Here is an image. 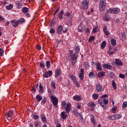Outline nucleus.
Returning a JSON list of instances; mask_svg holds the SVG:
<instances>
[{
    "instance_id": "nucleus-12",
    "label": "nucleus",
    "mask_w": 127,
    "mask_h": 127,
    "mask_svg": "<svg viewBox=\"0 0 127 127\" xmlns=\"http://www.w3.org/2000/svg\"><path fill=\"white\" fill-rule=\"evenodd\" d=\"M62 29H63V26L60 25L58 27L57 33L59 35L62 34Z\"/></svg>"
},
{
    "instance_id": "nucleus-57",
    "label": "nucleus",
    "mask_w": 127,
    "mask_h": 127,
    "mask_svg": "<svg viewBox=\"0 0 127 127\" xmlns=\"http://www.w3.org/2000/svg\"><path fill=\"white\" fill-rule=\"evenodd\" d=\"M112 112H116V111H117V107L114 106V107L112 109Z\"/></svg>"
},
{
    "instance_id": "nucleus-45",
    "label": "nucleus",
    "mask_w": 127,
    "mask_h": 127,
    "mask_svg": "<svg viewBox=\"0 0 127 127\" xmlns=\"http://www.w3.org/2000/svg\"><path fill=\"white\" fill-rule=\"evenodd\" d=\"M51 86L53 87V89H56V84H55V82H54V81H52L51 82Z\"/></svg>"
},
{
    "instance_id": "nucleus-58",
    "label": "nucleus",
    "mask_w": 127,
    "mask_h": 127,
    "mask_svg": "<svg viewBox=\"0 0 127 127\" xmlns=\"http://www.w3.org/2000/svg\"><path fill=\"white\" fill-rule=\"evenodd\" d=\"M76 108L80 110L81 109V105L79 103H77Z\"/></svg>"
},
{
    "instance_id": "nucleus-7",
    "label": "nucleus",
    "mask_w": 127,
    "mask_h": 127,
    "mask_svg": "<svg viewBox=\"0 0 127 127\" xmlns=\"http://www.w3.org/2000/svg\"><path fill=\"white\" fill-rule=\"evenodd\" d=\"M52 74L53 73L52 70H48L45 73V74L43 75V77L45 78H48L49 77H51V76H52Z\"/></svg>"
},
{
    "instance_id": "nucleus-15",
    "label": "nucleus",
    "mask_w": 127,
    "mask_h": 127,
    "mask_svg": "<svg viewBox=\"0 0 127 127\" xmlns=\"http://www.w3.org/2000/svg\"><path fill=\"white\" fill-rule=\"evenodd\" d=\"M59 75H61V69L57 68L55 70V77H58Z\"/></svg>"
},
{
    "instance_id": "nucleus-33",
    "label": "nucleus",
    "mask_w": 127,
    "mask_h": 127,
    "mask_svg": "<svg viewBox=\"0 0 127 127\" xmlns=\"http://www.w3.org/2000/svg\"><path fill=\"white\" fill-rule=\"evenodd\" d=\"M106 45H107V43H106V41H103L102 43L101 48V49H105V47H106Z\"/></svg>"
},
{
    "instance_id": "nucleus-50",
    "label": "nucleus",
    "mask_w": 127,
    "mask_h": 127,
    "mask_svg": "<svg viewBox=\"0 0 127 127\" xmlns=\"http://www.w3.org/2000/svg\"><path fill=\"white\" fill-rule=\"evenodd\" d=\"M103 102L105 105H108L109 104V100L107 99H103Z\"/></svg>"
},
{
    "instance_id": "nucleus-23",
    "label": "nucleus",
    "mask_w": 127,
    "mask_h": 127,
    "mask_svg": "<svg viewBox=\"0 0 127 127\" xmlns=\"http://www.w3.org/2000/svg\"><path fill=\"white\" fill-rule=\"evenodd\" d=\"M41 119L42 121L44 122V123H47V120H46V117H45V115H41Z\"/></svg>"
},
{
    "instance_id": "nucleus-28",
    "label": "nucleus",
    "mask_w": 127,
    "mask_h": 127,
    "mask_svg": "<svg viewBox=\"0 0 127 127\" xmlns=\"http://www.w3.org/2000/svg\"><path fill=\"white\" fill-rule=\"evenodd\" d=\"M89 78L93 79V78H95V77H96V74H95V73H94V72H90L89 73Z\"/></svg>"
},
{
    "instance_id": "nucleus-59",
    "label": "nucleus",
    "mask_w": 127,
    "mask_h": 127,
    "mask_svg": "<svg viewBox=\"0 0 127 127\" xmlns=\"http://www.w3.org/2000/svg\"><path fill=\"white\" fill-rule=\"evenodd\" d=\"M117 51V49H115L114 51L111 52L110 54L109 55H112V54H115Z\"/></svg>"
},
{
    "instance_id": "nucleus-26",
    "label": "nucleus",
    "mask_w": 127,
    "mask_h": 127,
    "mask_svg": "<svg viewBox=\"0 0 127 127\" xmlns=\"http://www.w3.org/2000/svg\"><path fill=\"white\" fill-rule=\"evenodd\" d=\"M122 117L123 116H122V115H120V114L114 115L115 120H120V119H122Z\"/></svg>"
},
{
    "instance_id": "nucleus-4",
    "label": "nucleus",
    "mask_w": 127,
    "mask_h": 127,
    "mask_svg": "<svg viewBox=\"0 0 127 127\" xmlns=\"http://www.w3.org/2000/svg\"><path fill=\"white\" fill-rule=\"evenodd\" d=\"M5 116L7 120L10 121L12 119V117L14 115H13V112L9 111L5 114Z\"/></svg>"
},
{
    "instance_id": "nucleus-38",
    "label": "nucleus",
    "mask_w": 127,
    "mask_h": 127,
    "mask_svg": "<svg viewBox=\"0 0 127 127\" xmlns=\"http://www.w3.org/2000/svg\"><path fill=\"white\" fill-rule=\"evenodd\" d=\"M13 7V5L12 4H10L6 6V9L8 10H9V9H11Z\"/></svg>"
},
{
    "instance_id": "nucleus-14",
    "label": "nucleus",
    "mask_w": 127,
    "mask_h": 127,
    "mask_svg": "<svg viewBox=\"0 0 127 127\" xmlns=\"http://www.w3.org/2000/svg\"><path fill=\"white\" fill-rule=\"evenodd\" d=\"M90 122L91 123H92L93 126H95V125L97 124V123L96 122V120H95V116H94L93 114H91Z\"/></svg>"
},
{
    "instance_id": "nucleus-41",
    "label": "nucleus",
    "mask_w": 127,
    "mask_h": 127,
    "mask_svg": "<svg viewBox=\"0 0 127 127\" xmlns=\"http://www.w3.org/2000/svg\"><path fill=\"white\" fill-rule=\"evenodd\" d=\"M92 97L93 98V99H94V100H97L98 98H99V95L97 94H93L92 95Z\"/></svg>"
},
{
    "instance_id": "nucleus-11",
    "label": "nucleus",
    "mask_w": 127,
    "mask_h": 127,
    "mask_svg": "<svg viewBox=\"0 0 127 127\" xmlns=\"http://www.w3.org/2000/svg\"><path fill=\"white\" fill-rule=\"evenodd\" d=\"M96 66V70H97V71H102L103 70V68H102V64L100 63H97Z\"/></svg>"
},
{
    "instance_id": "nucleus-13",
    "label": "nucleus",
    "mask_w": 127,
    "mask_h": 127,
    "mask_svg": "<svg viewBox=\"0 0 127 127\" xmlns=\"http://www.w3.org/2000/svg\"><path fill=\"white\" fill-rule=\"evenodd\" d=\"M115 64L116 65H118V66H123V62L121 61L120 60H118V59H116L115 60Z\"/></svg>"
},
{
    "instance_id": "nucleus-8",
    "label": "nucleus",
    "mask_w": 127,
    "mask_h": 127,
    "mask_svg": "<svg viewBox=\"0 0 127 127\" xmlns=\"http://www.w3.org/2000/svg\"><path fill=\"white\" fill-rule=\"evenodd\" d=\"M64 110L67 114H69V113H70V111H71V104H67Z\"/></svg>"
},
{
    "instance_id": "nucleus-34",
    "label": "nucleus",
    "mask_w": 127,
    "mask_h": 127,
    "mask_svg": "<svg viewBox=\"0 0 127 127\" xmlns=\"http://www.w3.org/2000/svg\"><path fill=\"white\" fill-rule=\"evenodd\" d=\"M84 65L85 66V69H86V70H88V69H89L90 67V65H89V62H84Z\"/></svg>"
},
{
    "instance_id": "nucleus-55",
    "label": "nucleus",
    "mask_w": 127,
    "mask_h": 127,
    "mask_svg": "<svg viewBox=\"0 0 127 127\" xmlns=\"http://www.w3.org/2000/svg\"><path fill=\"white\" fill-rule=\"evenodd\" d=\"M55 25V21H54L53 20L51 22L50 25L51 26H54Z\"/></svg>"
},
{
    "instance_id": "nucleus-2",
    "label": "nucleus",
    "mask_w": 127,
    "mask_h": 127,
    "mask_svg": "<svg viewBox=\"0 0 127 127\" xmlns=\"http://www.w3.org/2000/svg\"><path fill=\"white\" fill-rule=\"evenodd\" d=\"M51 102L55 108H57V105H58V98L54 96H50Z\"/></svg>"
},
{
    "instance_id": "nucleus-47",
    "label": "nucleus",
    "mask_w": 127,
    "mask_h": 127,
    "mask_svg": "<svg viewBox=\"0 0 127 127\" xmlns=\"http://www.w3.org/2000/svg\"><path fill=\"white\" fill-rule=\"evenodd\" d=\"M46 102H47V99H46V98H44L41 101L42 105H45V104H46Z\"/></svg>"
},
{
    "instance_id": "nucleus-64",
    "label": "nucleus",
    "mask_w": 127,
    "mask_h": 127,
    "mask_svg": "<svg viewBox=\"0 0 127 127\" xmlns=\"http://www.w3.org/2000/svg\"><path fill=\"white\" fill-rule=\"evenodd\" d=\"M62 105L63 106H63L66 105V101H63V102L62 103Z\"/></svg>"
},
{
    "instance_id": "nucleus-39",
    "label": "nucleus",
    "mask_w": 127,
    "mask_h": 127,
    "mask_svg": "<svg viewBox=\"0 0 127 127\" xmlns=\"http://www.w3.org/2000/svg\"><path fill=\"white\" fill-rule=\"evenodd\" d=\"M80 52V48L79 46H75V53L76 54H78Z\"/></svg>"
},
{
    "instance_id": "nucleus-20",
    "label": "nucleus",
    "mask_w": 127,
    "mask_h": 127,
    "mask_svg": "<svg viewBox=\"0 0 127 127\" xmlns=\"http://www.w3.org/2000/svg\"><path fill=\"white\" fill-rule=\"evenodd\" d=\"M105 74H106V72H105L104 71H101L100 72H98V77H99V78H102L104 77V76H105Z\"/></svg>"
},
{
    "instance_id": "nucleus-52",
    "label": "nucleus",
    "mask_w": 127,
    "mask_h": 127,
    "mask_svg": "<svg viewBox=\"0 0 127 127\" xmlns=\"http://www.w3.org/2000/svg\"><path fill=\"white\" fill-rule=\"evenodd\" d=\"M3 53H4V52H3V50H2V49H0V56H3Z\"/></svg>"
},
{
    "instance_id": "nucleus-3",
    "label": "nucleus",
    "mask_w": 127,
    "mask_h": 127,
    "mask_svg": "<svg viewBox=\"0 0 127 127\" xmlns=\"http://www.w3.org/2000/svg\"><path fill=\"white\" fill-rule=\"evenodd\" d=\"M107 12L108 13H111L112 14H114V13H119L120 12V9L118 8H114L113 9H108L107 10Z\"/></svg>"
},
{
    "instance_id": "nucleus-9",
    "label": "nucleus",
    "mask_w": 127,
    "mask_h": 127,
    "mask_svg": "<svg viewBox=\"0 0 127 127\" xmlns=\"http://www.w3.org/2000/svg\"><path fill=\"white\" fill-rule=\"evenodd\" d=\"M96 89L97 92H101L102 91V89H103V86H102L100 83H97L96 85Z\"/></svg>"
},
{
    "instance_id": "nucleus-19",
    "label": "nucleus",
    "mask_w": 127,
    "mask_h": 127,
    "mask_svg": "<svg viewBox=\"0 0 127 127\" xmlns=\"http://www.w3.org/2000/svg\"><path fill=\"white\" fill-rule=\"evenodd\" d=\"M63 14H64V11L61 10L60 13L58 14L59 19H62V18H63Z\"/></svg>"
},
{
    "instance_id": "nucleus-27",
    "label": "nucleus",
    "mask_w": 127,
    "mask_h": 127,
    "mask_svg": "<svg viewBox=\"0 0 127 127\" xmlns=\"http://www.w3.org/2000/svg\"><path fill=\"white\" fill-rule=\"evenodd\" d=\"M18 23H21V24H23L25 22V19L24 18H20L19 20H18Z\"/></svg>"
},
{
    "instance_id": "nucleus-56",
    "label": "nucleus",
    "mask_w": 127,
    "mask_h": 127,
    "mask_svg": "<svg viewBox=\"0 0 127 127\" xmlns=\"http://www.w3.org/2000/svg\"><path fill=\"white\" fill-rule=\"evenodd\" d=\"M92 32L93 33H96L97 32V27L93 28Z\"/></svg>"
},
{
    "instance_id": "nucleus-10",
    "label": "nucleus",
    "mask_w": 127,
    "mask_h": 127,
    "mask_svg": "<svg viewBox=\"0 0 127 127\" xmlns=\"http://www.w3.org/2000/svg\"><path fill=\"white\" fill-rule=\"evenodd\" d=\"M102 67L103 68H105V69H109V70H111V69H113V66L111 64H103L102 65Z\"/></svg>"
},
{
    "instance_id": "nucleus-46",
    "label": "nucleus",
    "mask_w": 127,
    "mask_h": 127,
    "mask_svg": "<svg viewBox=\"0 0 127 127\" xmlns=\"http://www.w3.org/2000/svg\"><path fill=\"white\" fill-rule=\"evenodd\" d=\"M126 33L125 32H123L121 33V38L122 39H125L126 38Z\"/></svg>"
},
{
    "instance_id": "nucleus-5",
    "label": "nucleus",
    "mask_w": 127,
    "mask_h": 127,
    "mask_svg": "<svg viewBox=\"0 0 127 127\" xmlns=\"http://www.w3.org/2000/svg\"><path fill=\"white\" fill-rule=\"evenodd\" d=\"M81 5L83 6V9H87L89 7V1L87 0H83L82 1Z\"/></svg>"
},
{
    "instance_id": "nucleus-36",
    "label": "nucleus",
    "mask_w": 127,
    "mask_h": 127,
    "mask_svg": "<svg viewBox=\"0 0 127 127\" xmlns=\"http://www.w3.org/2000/svg\"><path fill=\"white\" fill-rule=\"evenodd\" d=\"M112 86L113 87V89L114 90H117V84H116V82H115L114 80L112 81Z\"/></svg>"
},
{
    "instance_id": "nucleus-32",
    "label": "nucleus",
    "mask_w": 127,
    "mask_h": 127,
    "mask_svg": "<svg viewBox=\"0 0 127 127\" xmlns=\"http://www.w3.org/2000/svg\"><path fill=\"white\" fill-rule=\"evenodd\" d=\"M111 45H113V46H115L117 44V41L115 39H112L111 40Z\"/></svg>"
},
{
    "instance_id": "nucleus-18",
    "label": "nucleus",
    "mask_w": 127,
    "mask_h": 127,
    "mask_svg": "<svg viewBox=\"0 0 127 127\" xmlns=\"http://www.w3.org/2000/svg\"><path fill=\"white\" fill-rule=\"evenodd\" d=\"M15 4L17 8H21V7H22V6H23V5H22L21 3L19 2V1L18 0L15 1Z\"/></svg>"
},
{
    "instance_id": "nucleus-62",
    "label": "nucleus",
    "mask_w": 127,
    "mask_h": 127,
    "mask_svg": "<svg viewBox=\"0 0 127 127\" xmlns=\"http://www.w3.org/2000/svg\"><path fill=\"white\" fill-rule=\"evenodd\" d=\"M68 25L69 26H71V25H72V21H71V20L68 21Z\"/></svg>"
},
{
    "instance_id": "nucleus-24",
    "label": "nucleus",
    "mask_w": 127,
    "mask_h": 127,
    "mask_svg": "<svg viewBox=\"0 0 127 127\" xmlns=\"http://www.w3.org/2000/svg\"><path fill=\"white\" fill-rule=\"evenodd\" d=\"M99 5H107V1L106 0H100Z\"/></svg>"
},
{
    "instance_id": "nucleus-1",
    "label": "nucleus",
    "mask_w": 127,
    "mask_h": 127,
    "mask_svg": "<svg viewBox=\"0 0 127 127\" xmlns=\"http://www.w3.org/2000/svg\"><path fill=\"white\" fill-rule=\"evenodd\" d=\"M67 60H72V61H76L78 59V55L73 53V50H70L69 54L66 57Z\"/></svg>"
},
{
    "instance_id": "nucleus-49",
    "label": "nucleus",
    "mask_w": 127,
    "mask_h": 127,
    "mask_svg": "<svg viewBox=\"0 0 127 127\" xmlns=\"http://www.w3.org/2000/svg\"><path fill=\"white\" fill-rule=\"evenodd\" d=\"M127 102H124L122 105V108L123 109H125V108H127Z\"/></svg>"
},
{
    "instance_id": "nucleus-63",
    "label": "nucleus",
    "mask_w": 127,
    "mask_h": 127,
    "mask_svg": "<svg viewBox=\"0 0 127 127\" xmlns=\"http://www.w3.org/2000/svg\"><path fill=\"white\" fill-rule=\"evenodd\" d=\"M105 20H106V21H108V20L110 19V18H109V16L106 15L105 17Z\"/></svg>"
},
{
    "instance_id": "nucleus-48",
    "label": "nucleus",
    "mask_w": 127,
    "mask_h": 127,
    "mask_svg": "<svg viewBox=\"0 0 127 127\" xmlns=\"http://www.w3.org/2000/svg\"><path fill=\"white\" fill-rule=\"evenodd\" d=\"M79 78L80 79V80H83L84 79V74L80 73L79 75Z\"/></svg>"
},
{
    "instance_id": "nucleus-60",
    "label": "nucleus",
    "mask_w": 127,
    "mask_h": 127,
    "mask_svg": "<svg viewBox=\"0 0 127 127\" xmlns=\"http://www.w3.org/2000/svg\"><path fill=\"white\" fill-rule=\"evenodd\" d=\"M37 48L38 50H41V46H40V45H37Z\"/></svg>"
},
{
    "instance_id": "nucleus-6",
    "label": "nucleus",
    "mask_w": 127,
    "mask_h": 127,
    "mask_svg": "<svg viewBox=\"0 0 127 127\" xmlns=\"http://www.w3.org/2000/svg\"><path fill=\"white\" fill-rule=\"evenodd\" d=\"M72 114H73L74 117H79L80 119L83 118V115H82L81 114L78 113V110L77 109H74L73 110Z\"/></svg>"
},
{
    "instance_id": "nucleus-43",
    "label": "nucleus",
    "mask_w": 127,
    "mask_h": 127,
    "mask_svg": "<svg viewBox=\"0 0 127 127\" xmlns=\"http://www.w3.org/2000/svg\"><path fill=\"white\" fill-rule=\"evenodd\" d=\"M46 65L47 69H49L50 68V61H47Z\"/></svg>"
},
{
    "instance_id": "nucleus-21",
    "label": "nucleus",
    "mask_w": 127,
    "mask_h": 127,
    "mask_svg": "<svg viewBox=\"0 0 127 127\" xmlns=\"http://www.w3.org/2000/svg\"><path fill=\"white\" fill-rule=\"evenodd\" d=\"M39 93L41 94H42V93H44V89L43 88V86L41 85V84H40L39 85Z\"/></svg>"
},
{
    "instance_id": "nucleus-29",
    "label": "nucleus",
    "mask_w": 127,
    "mask_h": 127,
    "mask_svg": "<svg viewBox=\"0 0 127 127\" xmlns=\"http://www.w3.org/2000/svg\"><path fill=\"white\" fill-rule=\"evenodd\" d=\"M106 9V6L104 5H99V10L100 11H104Z\"/></svg>"
},
{
    "instance_id": "nucleus-40",
    "label": "nucleus",
    "mask_w": 127,
    "mask_h": 127,
    "mask_svg": "<svg viewBox=\"0 0 127 127\" xmlns=\"http://www.w3.org/2000/svg\"><path fill=\"white\" fill-rule=\"evenodd\" d=\"M40 67H41V68H44V67H45V64H44V62L41 61L40 62Z\"/></svg>"
},
{
    "instance_id": "nucleus-61",
    "label": "nucleus",
    "mask_w": 127,
    "mask_h": 127,
    "mask_svg": "<svg viewBox=\"0 0 127 127\" xmlns=\"http://www.w3.org/2000/svg\"><path fill=\"white\" fill-rule=\"evenodd\" d=\"M108 96V94L103 95L102 96V97H101V98H102V99H104V98H107Z\"/></svg>"
},
{
    "instance_id": "nucleus-53",
    "label": "nucleus",
    "mask_w": 127,
    "mask_h": 127,
    "mask_svg": "<svg viewBox=\"0 0 127 127\" xmlns=\"http://www.w3.org/2000/svg\"><path fill=\"white\" fill-rule=\"evenodd\" d=\"M39 117L38 115H34L33 116V120H38Z\"/></svg>"
},
{
    "instance_id": "nucleus-42",
    "label": "nucleus",
    "mask_w": 127,
    "mask_h": 127,
    "mask_svg": "<svg viewBox=\"0 0 127 127\" xmlns=\"http://www.w3.org/2000/svg\"><path fill=\"white\" fill-rule=\"evenodd\" d=\"M18 24H19V23H18V21H15L14 24H12V26H13V27H17V26H18Z\"/></svg>"
},
{
    "instance_id": "nucleus-30",
    "label": "nucleus",
    "mask_w": 127,
    "mask_h": 127,
    "mask_svg": "<svg viewBox=\"0 0 127 127\" xmlns=\"http://www.w3.org/2000/svg\"><path fill=\"white\" fill-rule=\"evenodd\" d=\"M36 100L38 101V102H40L42 100V96L40 95H37L36 97Z\"/></svg>"
},
{
    "instance_id": "nucleus-16",
    "label": "nucleus",
    "mask_w": 127,
    "mask_h": 127,
    "mask_svg": "<svg viewBox=\"0 0 127 127\" xmlns=\"http://www.w3.org/2000/svg\"><path fill=\"white\" fill-rule=\"evenodd\" d=\"M73 100L77 101H81V100H82V97L79 95H75L73 97Z\"/></svg>"
},
{
    "instance_id": "nucleus-37",
    "label": "nucleus",
    "mask_w": 127,
    "mask_h": 127,
    "mask_svg": "<svg viewBox=\"0 0 127 127\" xmlns=\"http://www.w3.org/2000/svg\"><path fill=\"white\" fill-rule=\"evenodd\" d=\"M107 119L108 120H111V121H114L115 120V115L108 116Z\"/></svg>"
},
{
    "instance_id": "nucleus-17",
    "label": "nucleus",
    "mask_w": 127,
    "mask_h": 127,
    "mask_svg": "<svg viewBox=\"0 0 127 127\" xmlns=\"http://www.w3.org/2000/svg\"><path fill=\"white\" fill-rule=\"evenodd\" d=\"M103 31L105 34V35H106V36H108V35H109V34H110V32L109 31H108V27L107 26H105L103 28Z\"/></svg>"
},
{
    "instance_id": "nucleus-25",
    "label": "nucleus",
    "mask_w": 127,
    "mask_h": 127,
    "mask_svg": "<svg viewBox=\"0 0 127 127\" xmlns=\"http://www.w3.org/2000/svg\"><path fill=\"white\" fill-rule=\"evenodd\" d=\"M61 115H62V118L64 119V120L66 119L67 117H68V116L66 115V112L65 111L62 112Z\"/></svg>"
},
{
    "instance_id": "nucleus-35",
    "label": "nucleus",
    "mask_w": 127,
    "mask_h": 127,
    "mask_svg": "<svg viewBox=\"0 0 127 127\" xmlns=\"http://www.w3.org/2000/svg\"><path fill=\"white\" fill-rule=\"evenodd\" d=\"M73 82H74L75 86L77 88H80V84H79V82H78V81H77V80L74 79Z\"/></svg>"
},
{
    "instance_id": "nucleus-44",
    "label": "nucleus",
    "mask_w": 127,
    "mask_h": 127,
    "mask_svg": "<svg viewBox=\"0 0 127 127\" xmlns=\"http://www.w3.org/2000/svg\"><path fill=\"white\" fill-rule=\"evenodd\" d=\"M95 40V37L93 36H91L89 39L88 42H91V41H94Z\"/></svg>"
},
{
    "instance_id": "nucleus-31",
    "label": "nucleus",
    "mask_w": 127,
    "mask_h": 127,
    "mask_svg": "<svg viewBox=\"0 0 127 127\" xmlns=\"http://www.w3.org/2000/svg\"><path fill=\"white\" fill-rule=\"evenodd\" d=\"M88 107L89 108H93V107H96V104L94 102H90L88 103Z\"/></svg>"
},
{
    "instance_id": "nucleus-51",
    "label": "nucleus",
    "mask_w": 127,
    "mask_h": 127,
    "mask_svg": "<svg viewBox=\"0 0 127 127\" xmlns=\"http://www.w3.org/2000/svg\"><path fill=\"white\" fill-rule=\"evenodd\" d=\"M50 33L54 34V33H55V29L51 28V30H50Z\"/></svg>"
},
{
    "instance_id": "nucleus-54",
    "label": "nucleus",
    "mask_w": 127,
    "mask_h": 127,
    "mask_svg": "<svg viewBox=\"0 0 127 127\" xmlns=\"http://www.w3.org/2000/svg\"><path fill=\"white\" fill-rule=\"evenodd\" d=\"M119 76L120 78H122V79H125V74L123 73L119 74Z\"/></svg>"
},
{
    "instance_id": "nucleus-22",
    "label": "nucleus",
    "mask_w": 127,
    "mask_h": 127,
    "mask_svg": "<svg viewBox=\"0 0 127 127\" xmlns=\"http://www.w3.org/2000/svg\"><path fill=\"white\" fill-rule=\"evenodd\" d=\"M22 11L23 12V13H27L28 11H29V9L27 7H24L22 9Z\"/></svg>"
}]
</instances>
